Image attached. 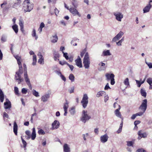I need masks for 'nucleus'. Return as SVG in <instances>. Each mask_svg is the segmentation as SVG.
I'll return each mask as SVG.
<instances>
[{"mask_svg": "<svg viewBox=\"0 0 152 152\" xmlns=\"http://www.w3.org/2000/svg\"><path fill=\"white\" fill-rule=\"evenodd\" d=\"M124 83L125 86H130L129 79L128 78H126L124 80Z\"/></svg>", "mask_w": 152, "mask_h": 152, "instance_id": "2f4dec72", "label": "nucleus"}, {"mask_svg": "<svg viewBox=\"0 0 152 152\" xmlns=\"http://www.w3.org/2000/svg\"><path fill=\"white\" fill-rule=\"evenodd\" d=\"M108 138V137L107 135V134H105L101 136L100 141L102 143H104L107 141Z\"/></svg>", "mask_w": 152, "mask_h": 152, "instance_id": "dca6fc26", "label": "nucleus"}, {"mask_svg": "<svg viewBox=\"0 0 152 152\" xmlns=\"http://www.w3.org/2000/svg\"><path fill=\"white\" fill-rule=\"evenodd\" d=\"M106 80L107 81L110 80V84L111 85H113L115 83L114 79L115 75L113 74L107 73L105 74Z\"/></svg>", "mask_w": 152, "mask_h": 152, "instance_id": "39448f33", "label": "nucleus"}, {"mask_svg": "<svg viewBox=\"0 0 152 152\" xmlns=\"http://www.w3.org/2000/svg\"><path fill=\"white\" fill-rule=\"evenodd\" d=\"M64 152H70V149L69 146L67 144H64L63 146Z\"/></svg>", "mask_w": 152, "mask_h": 152, "instance_id": "6ab92c4d", "label": "nucleus"}, {"mask_svg": "<svg viewBox=\"0 0 152 152\" xmlns=\"http://www.w3.org/2000/svg\"><path fill=\"white\" fill-rule=\"evenodd\" d=\"M111 55V54L109 50H105L103 51L102 55L103 56H110Z\"/></svg>", "mask_w": 152, "mask_h": 152, "instance_id": "aec40b11", "label": "nucleus"}, {"mask_svg": "<svg viewBox=\"0 0 152 152\" xmlns=\"http://www.w3.org/2000/svg\"><path fill=\"white\" fill-rule=\"evenodd\" d=\"M37 62V57L35 55H34L33 56V62L32 64L33 65H35Z\"/></svg>", "mask_w": 152, "mask_h": 152, "instance_id": "72a5a7b5", "label": "nucleus"}, {"mask_svg": "<svg viewBox=\"0 0 152 152\" xmlns=\"http://www.w3.org/2000/svg\"><path fill=\"white\" fill-rule=\"evenodd\" d=\"M3 117L4 119L5 118H9V115L8 114L5 112H4L3 113Z\"/></svg>", "mask_w": 152, "mask_h": 152, "instance_id": "6e6d98bb", "label": "nucleus"}, {"mask_svg": "<svg viewBox=\"0 0 152 152\" xmlns=\"http://www.w3.org/2000/svg\"><path fill=\"white\" fill-rule=\"evenodd\" d=\"M140 91L141 95L144 97H146L147 94L145 91L144 89H142Z\"/></svg>", "mask_w": 152, "mask_h": 152, "instance_id": "c9c22d12", "label": "nucleus"}, {"mask_svg": "<svg viewBox=\"0 0 152 152\" xmlns=\"http://www.w3.org/2000/svg\"><path fill=\"white\" fill-rule=\"evenodd\" d=\"M57 0H48V3L52 2L53 4L56 3Z\"/></svg>", "mask_w": 152, "mask_h": 152, "instance_id": "0e129e2a", "label": "nucleus"}, {"mask_svg": "<svg viewBox=\"0 0 152 152\" xmlns=\"http://www.w3.org/2000/svg\"><path fill=\"white\" fill-rule=\"evenodd\" d=\"M14 91L15 92L16 94L18 95L19 94L18 92V88L17 87H15L14 88Z\"/></svg>", "mask_w": 152, "mask_h": 152, "instance_id": "3c124183", "label": "nucleus"}, {"mask_svg": "<svg viewBox=\"0 0 152 152\" xmlns=\"http://www.w3.org/2000/svg\"><path fill=\"white\" fill-rule=\"evenodd\" d=\"M145 112H144L143 111H142V112L138 113H136V114L137 115V116H141Z\"/></svg>", "mask_w": 152, "mask_h": 152, "instance_id": "680f3d73", "label": "nucleus"}, {"mask_svg": "<svg viewBox=\"0 0 152 152\" xmlns=\"http://www.w3.org/2000/svg\"><path fill=\"white\" fill-rule=\"evenodd\" d=\"M116 20L119 22H121L124 17L123 14L119 11H116L113 12Z\"/></svg>", "mask_w": 152, "mask_h": 152, "instance_id": "0eeeda50", "label": "nucleus"}, {"mask_svg": "<svg viewBox=\"0 0 152 152\" xmlns=\"http://www.w3.org/2000/svg\"><path fill=\"white\" fill-rule=\"evenodd\" d=\"M147 82L149 84H152V78L150 77L148 78L147 80Z\"/></svg>", "mask_w": 152, "mask_h": 152, "instance_id": "49530a36", "label": "nucleus"}, {"mask_svg": "<svg viewBox=\"0 0 152 152\" xmlns=\"http://www.w3.org/2000/svg\"><path fill=\"white\" fill-rule=\"evenodd\" d=\"M86 50H83L80 53V55L82 57L85 53L84 58L83 59V64L84 66L86 69H88L89 68L91 62L90 61V56L88 52L86 53Z\"/></svg>", "mask_w": 152, "mask_h": 152, "instance_id": "f03ea898", "label": "nucleus"}, {"mask_svg": "<svg viewBox=\"0 0 152 152\" xmlns=\"http://www.w3.org/2000/svg\"><path fill=\"white\" fill-rule=\"evenodd\" d=\"M140 123V121H136L134 122V124L135 126V127L136 126L139 124Z\"/></svg>", "mask_w": 152, "mask_h": 152, "instance_id": "338daca9", "label": "nucleus"}, {"mask_svg": "<svg viewBox=\"0 0 152 152\" xmlns=\"http://www.w3.org/2000/svg\"><path fill=\"white\" fill-rule=\"evenodd\" d=\"M45 26V25L44 23L43 22H42L40 23L39 27L42 28H43Z\"/></svg>", "mask_w": 152, "mask_h": 152, "instance_id": "774afa93", "label": "nucleus"}, {"mask_svg": "<svg viewBox=\"0 0 152 152\" xmlns=\"http://www.w3.org/2000/svg\"><path fill=\"white\" fill-rule=\"evenodd\" d=\"M152 7V5L150 3L147 5L143 9V13H146L149 12Z\"/></svg>", "mask_w": 152, "mask_h": 152, "instance_id": "2eb2a0df", "label": "nucleus"}, {"mask_svg": "<svg viewBox=\"0 0 152 152\" xmlns=\"http://www.w3.org/2000/svg\"><path fill=\"white\" fill-rule=\"evenodd\" d=\"M99 129L98 128H96L94 130V133L97 134H98L99 132Z\"/></svg>", "mask_w": 152, "mask_h": 152, "instance_id": "69168bd1", "label": "nucleus"}, {"mask_svg": "<svg viewBox=\"0 0 152 152\" xmlns=\"http://www.w3.org/2000/svg\"><path fill=\"white\" fill-rule=\"evenodd\" d=\"M91 118L90 115L88 114L87 111L83 110L81 117L80 118L81 121L83 123H85L86 121L89 120Z\"/></svg>", "mask_w": 152, "mask_h": 152, "instance_id": "20e7f679", "label": "nucleus"}, {"mask_svg": "<svg viewBox=\"0 0 152 152\" xmlns=\"http://www.w3.org/2000/svg\"><path fill=\"white\" fill-rule=\"evenodd\" d=\"M89 136V134L88 133H86L85 134H84L82 135V137L83 138V140L85 141L86 140V137H88Z\"/></svg>", "mask_w": 152, "mask_h": 152, "instance_id": "ea45409f", "label": "nucleus"}, {"mask_svg": "<svg viewBox=\"0 0 152 152\" xmlns=\"http://www.w3.org/2000/svg\"><path fill=\"white\" fill-rule=\"evenodd\" d=\"M32 94L33 95L36 97H38L39 96V93L35 90H33L32 91Z\"/></svg>", "mask_w": 152, "mask_h": 152, "instance_id": "58836bf2", "label": "nucleus"}, {"mask_svg": "<svg viewBox=\"0 0 152 152\" xmlns=\"http://www.w3.org/2000/svg\"><path fill=\"white\" fill-rule=\"evenodd\" d=\"M127 142V145L128 146H132L134 144L133 142L132 141H128Z\"/></svg>", "mask_w": 152, "mask_h": 152, "instance_id": "de8ad7c7", "label": "nucleus"}, {"mask_svg": "<svg viewBox=\"0 0 152 152\" xmlns=\"http://www.w3.org/2000/svg\"><path fill=\"white\" fill-rule=\"evenodd\" d=\"M22 93L23 94H26L27 91V90L25 88H23L22 89Z\"/></svg>", "mask_w": 152, "mask_h": 152, "instance_id": "bf43d9fd", "label": "nucleus"}, {"mask_svg": "<svg viewBox=\"0 0 152 152\" xmlns=\"http://www.w3.org/2000/svg\"><path fill=\"white\" fill-rule=\"evenodd\" d=\"M4 108L6 109H10L11 107V103H9L7 102H4Z\"/></svg>", "mask_w": 152, "mask_h": 152, "instance_id": "a878e982", "label": "nucleus"}, {"mask_svg": "<svg viewBox=\"0 0 152 152\" xmlns=\"http://www.w3.org/2000/svg\"><path fill=\"white\" fill-rule=\"evenodd\" d=\"M104 95H106L105 92L103 91H100L97 93L96 96L97 97H99Z\"/></svg>", "mask_w": 152, "mask_h": 152, "instance_id": "c85d7f7f", "label": "nucleus"}, {"mask_svg": "<svg viewBox=\"0 0 152 152\" xmlns=\"http://www.w3.org/2000/svg\"><path fill=\"white\" fill-rule=\"evenodd\" d=\"M21 3L20 0H17V2L15 3L12 5V7L16 8L18 6H20Z\"/></svg>", "mask_w": 152, "mask_h": 152, "instance_id": "412c9836", "label": "nucleus"}, {"mask_svg": "<svg viewBox=\"0 0 152 152\" xmlns=\"http://www.w3.org/2000/svg\"><path fill=\"white\" fill-rule=\"evenodd\" d=\"M138 134L139 137L138 139L139 140L141 139L142 137L144 138H146L147 136V134L145 133H142L141 131H139Z\"/></svg>", "mask_w": 152, "mask_h": 152, "instance_id": "f3484780", "label": "nucleus"}, {"mask_svg": "<svg viewBox=\"0 0 152 152\" xmlns=\"http://www.w3.org/2000/svg\"><path fill=\"white\" fill-rule=\"evenodd\" d=\"M59 63L60 64L62 65H64L65 64L67 65V63L65 61H59Z\"/></svg>", "mask_w": 152, "mask_h": 152, "instance_id": "a18cd8bd", "label": "nucleus"}, {"mask_svg": "<svg viewBox=\"0 0 152 152\" xmlns=\"http://www.w3.org/2000/svg\"><path fill=\"white\" fill-rule=\"evenodd\" d=\"M22 143L23 145V148H25L26 146L27 143L26 142L23 140L22 137H21Z\"/></svg>", "mask_w": 152, "mask_h": 152, "instance_id": "a19ab883", "label": "nucleus"}, {"mask_svg": "<svg viewBox=\"0 0 152 152\" xmlns=\"http://www.w3.org/2000/svg\"><path fill=\"white\" fill-rule=\"evenodd\" d=\"M137 152H148L146 150H144L143 148H140L138 149L137 151Z\"/></svg>", "mask_w": 152, "mask_h": 152, "instance_id": "09e8293b", "label": "nucleus"}, {"mask_svg": "<svg viewBox=\"0 0 152 152\" xmlns=\"http://www.w3.org/2000/svg\"><path fill=\"white\" fill-rule=\"evenodd\" d=\"M68 104V102L67 101H66V102L64 103L63 107L64 110H67V109L69 107Z\"/></svg>", "mask_w": 152, "mask_h": 152, "instance_id": "e433bc0d", "label": "nucleus"}, {"mask_svg": "<svg viewBox=\"0 0 152 152\" xmlns=\"http://www.w3.org/2000/svg\"><path fill=\"white\" fill-rule=\"evenodd\" d=\"M38 133L39 134L44 135L45 134V132L42 129H40L38 131Z\"/></svg>", "mask_w": 152, "mask_h": 152, "instance_id": "c03bdc74", "label": "nucleus"}, {"mask_svg": "<svg viewBox=\"0 0 152 152\" xmlns=\"http://www.w3.org/2000/svg\"><path fill=\"white\" fill-rule=\"evenodd\" d=\"M53 59L55 61L59 60V58L60 57V55L58 53L56 52H54L53 53Z\"/></svg>", "mask_w": 152, "mask_h": 152, "instance_id": "b1692460", "label": "nucleus"}, {"mask_svg": "<svg viewBox=\"0 0 152 152\" xmlns=\"http://www.w3.org/2000/svg\"><path fill=\"white\" fill-rule=\"evenodd\" d=\"M12 28L16 34L18 33V26L17 25L15 24L13 25L12 26Z\"/></svg>", "mask_w": 152, "mask_h": 152, "instance_id": "c756f323", "label": "nucleus"}, {"mask_svg": "<svg viewBox=\"0 0 152 152\" xmlns=\"http://www.w3.org/2000/svg\"><path fill=\"white\" fill-rule=\"evenodd\" d=\"M74 87L72 86L68 90V91L70 94L73 93L74 92Z\"/></svg>", "mask_w": 152, "mask_h": 152, "instance_id": "79ce46f5", "label": "nucleus"}, {"mask_svg": "<svg viewBox=\"0 0 152 152\" xmlns=\"http://www.w3.org/2000/svg\"><path fill=\"white\" fill-rule=\"evenodd\" d=\"M39 59L38 60V62L41 64H43L44 63V58L43 56L41 54V53H39L38 54Z\"/></svg>", "mask_w": 152, "mask_h": 152, "instance_id": "a211bd4d", "label": "nucleus"}, {"mask_svg": "<svg viewBox=\"0 0 152 152\" xmlns=\"http://www.w3.org/2000/svg\"><path fill=\"white\" fill-rule=\"evenodd\" d=\"M19 24L20 28L23 27V22L21 20H19Z\"/></svg>", "mask_w": 152, "mask_h": 152, "instance_id": "13d9d810", "label": "nucleus"}, {"mask_svg": "<svg viewBox=\"0 0 152 152\" xmlns=\"http://www.w3.org/2000/svg\"><path fill=\"white\" fill-rule=\"evenodd\" d=\"M69 79L71 80V82H73L75 81V77L72 74H70L69 77Z\"/></svg>", "mask_w": 152, "mask_h": 152, "instance_id": "f704fd0d", "label": "nucleus"}, {"mask_svg": "<svg viewBox=\"0 0 152 152\" xmlns=\"http://www.w3.org/2000/svg\"><path fill=\"white\" fill-rule=\"evenodd\" d=\"M48 92H50V91ZM50 94L49 92L48 93L45 94L41 97V101L44 102L47 101L50 97Z\"/></svg>", "mask_w": 152, "mask_h": 152, "instance_id": "ddd939ff", "label": "nucleus"}, {"mask_svg": "<svg viewBox=\"0 0 152 152\" xmlns=\"http://www.w3.org/2000/svg\"><path fill=\"white\" fill-rule=\"evenodd\" d=\"M58 39V37L56 35L52 36L51 38V42L53 43H55L56 42Z\"/></svg>", "mask_w": 152, "mask_h": 152, "instance_id": "cd10ccee", "label": "nucleus"}, {"mask_svg": "<svg viewBox=\"0 0 152 152\" xmlns=\"http://www.w3.org/2000/svg\"><path fill=\"white\" fill-rule=\"evenodd\" d=\"M109 99V97L107 95H105L104 97V102H106Z\"/></svg>", "mask_w": 152, "mask_h": 152, "instance_id": "052dcab7", "label": "nucleus"}, {"mask_svg": "<svg viewBox=\"0 0 152 152\" xmlns=\"http://www.w3.org/2000/svg\"><path fill=\"white\" fill-rule=\"evenodd\" d=\"M22 10L25 13L30 12L33 9V4L30 0H25L23 4Z\"/></svg>", "mask_w": 152, "mask_h": 152, "instance_id": "7ed1b4c3", "label": "nucleus"}, {"mask_svg": "<svg viewBox=\"0 0 152 152\" xmlns=\"http://www.w3.org/2000/svg\"><path fill=\"white\" fill-rule=\"evenodd\" d=\"M14 56L17 60L19 68L18 70L16 72L15 79V80L17 81L18 84H20L24 81L23 79L21 78V75L23 72L21 62V58L20 56L18 55H15Z\"/></svg>", "mask_w": 152, "mask_h": 152, "instance_id": "f257e3e1", "label": "nucleus"}, {"mask_svg": "<svg viewBox=\"0 0 152 152\" xmlns=\"http://www.w3.org/2000/svg\"><path fill=\"white\" fill-rule=\"evenodd\" d=\"M24 78L26 81V83L27 85L28 86L29 88L30 89H32V87L31 86V85L30 81V80L28 78L27 71L25 72L24 73Z\"/></svg>", "mask_w": 152, "mask_h": 152, "instance_id": "1a4fd4ad", "label": "nucleus"}, {"mask_svg": "<svg viewBox=\"0 0 152 152\" xmlns=\"http://www.w3.org/2000/svg\"><path fill=\"white\" fill-rule=\"evenodd\" d=\"M69 112L71 115H74L75 113V108L73 107L71 108L69 110Z\"/></svg>", "mask_w": 152, "mask_h": 152, "instance_id": "4c0bfd02", "label": "nucleus"}, {"mask_svg": "<svg viewBox=\"0 0 152 152\" xmlns=\"http://www.w3.org/2000/svg\"><path fill=\"white\" fill-rule=\"evenodd\" d=\"M135 80L137 85V87H140L141 84H142V83H141V82L140 81H139L136 80Z\"/></svg>", "mask_w": 152, "mask_h": 152, "instance_id": "37998d69", "label": "nucleus"}, {"mask_svg": "<svg viewBox=\"0 0 152 152\" xmlns=\"http://www.w3.org/2000/svg\"><path fill=\"white\" fill-rule=\"evenodd\" d=\"M69 60V61L70 62H72L73 59V57L72 56H70L69 57H68V60Z\"/></svg>", "mask_w": 152, "mask_h": 152, "instance_id": "e2e57ef3", "label": "nucleus"}, {"mask_svg": "<svg viewBox=\"0 0 152 152\" xmlns=\"http://www.w3.org/2000/svg\"><path fill=\"white\" fill-rule=\"evenodd\" d=\"M32 35L33 37H35L36 40H37L38 38V36L36 34V30L34 29L33 30Z\"/></svg>", "mask_w": 152, "mask_h": 152, "instance_id": "473e14b6", "label": "nucleus"}, {"mask_svg": "<svg viewBox=\"0 0 152 152\" xmlns=\"http://www.w3.org/2000/svg\"><path fill=\"white\" fill-rule=\"evenodd\" d=\"M118 108L116 109L114 111V113L115 115L118 117L122 119V120H123V118L122 117L121 114L120 112V110L121 108L120 105H118Z\"/></svg>", "mask_w": 152, "mask_h": 152, "instance_id": "f8f14e48", "label": "nucleus"}, {"mask_svg": "<svg viewBox=\"0 0 152 152\" xmlns=\"http://www.w3.org/2000/svg\"><path fill=\"white\" fill-rule=\"evenodd\" d=\"M31 138L32 140H34L36 137V133L35 128H34L32 129V132L31 135Z\"/></svg>", "mask_w": 152, "mask_h": 152, "instance_id": "5701e85b", "label": "nucleus"}, {"mask_svg": "<svg viewBox=\"0 0 152 152\" xmlns=\"http://www.w3.org/2000/svg\"><path fill=\"white\" fill-rule=\"evenodd\" d=\"M147 107V100L146 99L143 100L142 102L139 107V109L145 112Z\"/></svg>", "mask_w": 152, "mask_h": 152, "instance_id": "6e6552de", "label": "nucleus"}, {"mask_svg": "<svg viewBox=\"0 0 152 152\" xmlns=\"http://www.w3.org/2000/svg\"><path fill=\"white\" fill-rule=\"evenodd\" d=\"M67 65L69 67L71 70L72 71L74 68V66L73 65L69 64L68 63L67 64Z\"/></svg>", "mask_w": 152, "mask_h": 152, "instance_id": "4d7b16f0", "label": "nucleus"}, {"mask_svg": "<svg viewBox=\"0 0 152 152\" xmlns=\"http://www.w3.org/2000/svg\"><path fill=\"white\" fill-rule=\"evenodd\" d=\"M18 125L15 122L13 125V132L15 135H17Z\"/></svg>", "mask_w": 152, "mask_h": 152, "instance_id": "4be33fe9", "label": "nucleus"}, {"mask_svg": "<svg viewBox=\"0 0 152 152\" xmlns=\"http://www.w3.org/2000/svg\"><path fill=\"white\" fill-rule=\"evenodd\" d=\"M4 98V93L2 90L0 89V100L1 102H3Z\"/></svg>", "mask_w": 152, "mask_h": 152, "instance_id": "bb28decb", "label": "nucleus"}, {"mask_svg": "<svg viewBox=\"0 0 152 152\" xmlns=\"http://www.w3.org/2000/svg\"><path fill=\"white\" fill-rule=\"evenodd\" d=\"M60 123L57 120H55L52 124L51 129L53 130L58 128L60 126Z\"/></svg>", "mask_w": 152, "mask_h": 152, "instance_id": "9b49d317", "label": "nucleus"}, {"mask_svg": "<svg viewBox=\"0 0 152 152\" xmlns=\"http://www.w3.org/2000/svg\"><path fill=\"white\" fill-rule=\"evenodd\" d=\"M98 65L99 66H102V67H100L99 69V71H101L102 70H104L105 69V64L103 63L102 62L100 63Z\"/></svg>", "mask_w": 152, "mask_h": 152, "instance_id": "393cba45", "label": "nucleus"}, {"mask_svg": "<svg viewBox=\"0 0 152 152\" xmlns=\"http://www.w3.org/2000/svg\"><path fill=\"white\" fill-rule=\"evenodd\" d=\"M81 103L84 108H85L88 103V97L87 94H83Z\"/></svg>", "mask_w": 152, "mask_h": 152, "instance_id": "423d86ee", "label": "nucleus"}, {"mask_svg": "<svg viewBox=\"0 0 152 152\" xmlns=\"http://www.w3.org/2000/svg\"><path fill=\"white\" fill-rule=\"evenodd\" d=\"M76 65L79 68H82L83 66L82 63V61L80 56L77 57V58L75 60Z\"/></svg>", "mask_w": 152, "mask_h": 152, "instance_id": "4468645a", "label": "nucleus"}, {"mask_svg": "<svg viewBox=\"0 0 152 152\" xmlns=\"http://www.w3.org/2000/svg\"><path fill=\"white\" fill-rule=\"evenodd\" d=\"M69 11L74 16L77 15L79 17H80L81 16V14L75 8L73 7L69 9Z\"/></svg>", "mask_w": 152, "mask_h": 152, "instance_id": "9d476101", "label": "nucleus"}, {"mask_svg": "<svg viewBox=\"0 0 152 152\" xmlns=\"http://www.w3.org/2000/svg\"><path fill=\"white\" fill-rule=\"evenodd\" d=\"M111 89V88L109 86V83H107L104 87V90H108V89Z\"/></svg>", "mask_w": 152, "mask_h": 152, "instance_id": "603ef678", "label": "nucleus"}, {"mask_svg": "<svg viewBox=\"0 0 152 152\" xmlns=\"http://www.w3.org/2000/svg\"><path fill=\"white\" fill-rule=\"evenodd\" d=\"M63 56L66 60H68V58L69 57L68 56V53H64V52H63Z\"/></svg>", "mask_w": 152, "mask_h": 152, "instance_id": "8fccbe9b", "label": "nucleus"}, {"mask_svg": "<svg viewBox=\"0 0 152 152\" xmlns=\"http://www.w3.org/2000/svg\"><path fill=\"white\" fill-rule=\"evenodd\" d=\"M146 64L148 65L149 68H152V63L145 61Z\"/></svg>", "mask_w": 152, "mask_h": 152, "instance_id": "864d4df0", "label": "nucleus"}, {"mask_svg": "<svg viewBox=\"0 0 152 152\" xmlns=\"http://www.w3.org/2000/svg\"><path fill=\"white\" fill-rule=\"evenodd\" d=\"M54 12L55 15L56 16H57L59 12V11L57 9V8H55L54 9Z\"/></svg>", "mask_w": 152, "mask_h": 152, "instance_id": "5fc2aeb1", "label": "nucleus"}, {"mask_svg": "<svg viewBox=\"0 0 152 152\" xmlns=\"http://www.w3.org/2000/svg\"><path fill=\"white\" fill-rule=\"evenodd\" d=\"M124 33L121 31H120L119 33L115 36L119 39L122 36L124 35Z\"/></svg>", "mask_w": 152, "mask_h": 152, "instance_id": "7c9ffc66", "label": "nucleus"}]
</instances>
